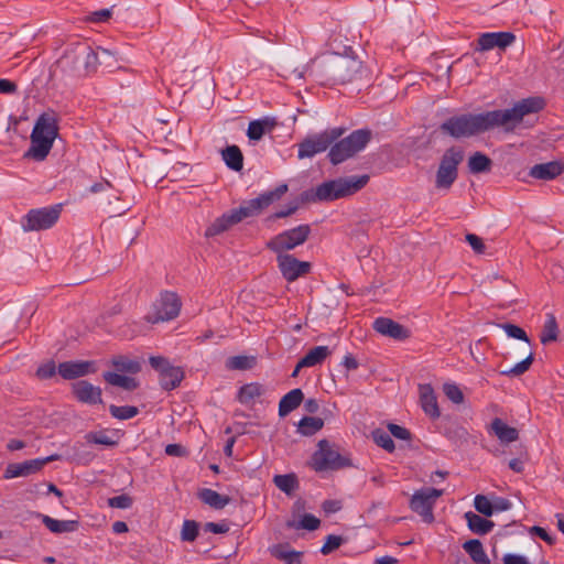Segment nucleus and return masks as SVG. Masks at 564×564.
<instances>
[{"label":"nucleus","instance_id":"obj_1","mask_svg":"<svg viewBox=\"0 0 564 564\" xmlns=\"http://www.w3.org/2000/svg\"><path fill=\"white\" fill-rule=\"evenodd\" d=\"M544 106L543 98L529 97L508 109L452 116L440 126V130L454 139L470 138L496 128L512 132L525 116L541 111Z\"/></svg>","mask_w":564,"mask_h":564},{"label":"nucleus","instance_id":"obj_2","mask_svg":"<svg viewBox=\"0 0 564 564\" xmlns=\"http://www.w3.org/2000/svg\"><path fill=\"white\" fill-rule=\"evenodd\" d=\"M58 135V119L53 111L43 112L35 121L31 133V147L24 158L43 161L48 155Z\"/></svg>","mask_w":564,"mask_h":564},{"label":"nucleus","instance_id":"obj_3","mask_svg":"<svg viewBox=\"0 0 564 564\" xmlns=\"http://www.w3.org/2000/svg\"><path fill=\"white\" fill-rule=\"evenodd\" d=\"M368 181V175H354L326 181L315 188L313 199L318 202H333L350 196L365 187Z\"/></svg>","mask_w":564,"mask_h":564},{"label":"nucleus","instance_id":"obj_4","mask_svg":"<svg viewBox=\"0 0 564 564\" xmlns=\"http://www.w3.org/2000/svg\"><path fill=\"white\" fill-rule=\"evenodd\" d=\"M99 54L89 45L77 43L59 59L62 67H70L79 75H87L96 72Z\"/></svg>","mask_w":564,"mask_h":564},{"label":"nucleus","instance_id":"obj_5","mask_svg":"<svg viewBox=\"0 0 564 564\" xmlns=\"http://www.w3.org/2000/svg\"><path fill=\"white\" fill-rule=\"evenodd\" d=\"M371 139V131L359 129L348 137L335 142L328 152V158L334 165L343 163L360 152Z\"/></svg>","mask_w":564,"mask_h":564},{"label":"nucleus","instance_id":"obj_6","mask_svg":"<svg viewBox=\"0 0 564 564\" xmlns=\"http://www.w3.org/2000/svg\"><path fill=\"white\" fill-rule=\"evenodd\" d=\"M464 160V152L459 148L452 147L443 154L435 178V187L449 189L458 176V165Z\"/></svg>","mask_w":564,"mask_h":564},{"label":"nucleus","instance_id":"obj_7","mask_svg":"<svg viewBox=\"0 0 564 564\" xmlns=\"http://www.w3.org/2000/svg\"><path fill=\"white\" fill-rule=\"evenodd\" d=\"M310 234L311 227L308 225H300L274 236L267 241L265 247L276 256L288 254L286 251L303 245L308 239Z\"/></svg>","mask_w":564,"mask_h":564},{"label":"nucleus","instance_id":"obj_8","mask_svg":"<svg viewBox=\"0 0 564 564\" xmlns=\"http://www.w3.org/2000/svg\"><path fill=\"white\" fill-rule=\"evenodd\" d=\"M318 449L312 456V465L316 471L337 470L351 466L349 458L341 456L327 440H321Z\"/></svg>","mask_w":564,"mask_h":564},{"label":"nucleus","instance_id":"obj_9","mask_svg":"<svg viewBox=\"0 0 564 564\" xmlns=\"http://www.w3.org/2000/svg\"><path fill=\"white\" fill-rule=\"evenodd\" d=\"M343 128H333L321 133L308 135L299 143V159L313 158L315 154L326 151L344 133Z\"/></svg>","mask_w":564,"mask_h":564},{"label":"nucleus","instance_id":"obj_10","mask_svg":"<svg viewBox=\"0 0 564 564\" xmlns=\"http://www.w3.org/2000/svg\"><path fill=\"white\" fill-rule=\"evenodd\" d=\"M62 212V205L56 204L48 207L35 208L28 212L21 219L24 231H40L53 227Z\"/></svg>","mask_w":564,"mask_h":564},{"label":"nucleus","instance_id":"obj_11","mask_svg":"<svg viewBox=\"0 0 564 564\" xmlns=\"http://www.w3.org/2000/svg\"><path fill=\"white\" fill-rule=\"evenodd\" d=\"M443 494L444 491L442 489L431 487L421 488L412 495L409 503L410 509L417 513L425 523H432L434 521V506Z\"/></svg>","mask_w":564,"mask_h":564},{"label":"nucleus","instance_id":"obj_12","mask_svg":"<svg viewBox=\"0 0 564 564\" xmlns=\"http://www.w3.org/2000/svg\"><path fill=\"white\" fill-rule=\"evenodd\" d=\"M181 310V301L176 293L164 292L154 304V311L145 316L148 323L156 324L177 317Z\"/></svg>","mask_w":564,"mask_h":564},{"label":"nucleus","instance_id":"obj_13","mask_svg":"<svg viewBox=\"0 0 564 564\" xmlns=\"http://www.w3.org/2000/svg\"><path fill=\"white\" fill-rule=\"evenodd\" d=\"M278 268L288 282H294L299 278L311 272L312 264L308 261H300L293 254H278Z\"/></svg>","mask_w":564,"mask_h":564},{"label":"nucleus","instance_id":"obj_14","mask_svg":"<svg viewBox=\"0 0 564 564\" xmlns=\"http://www.w3.org/2000/svg\"><path fill=\"white\" fill-rule=\"evenodd\" d=\"M59 456L54 454L44 458H35L22 463H11L7 466L3 478L12 479L17 477L30 476L40 471L47 463L57 460Z\"/></svg>","mask_w":564,"mask_h":564},{"label":"nucleus","instance_id":"obj_15","mask_svg":"<svg viewBox=\"0 0 564 564\" xmlns=\"http://www.w3.org/2000/svg\"><path fill=\"white\" fill-rule=\"evenodd\" d=\"M514 41L516 35L512 32H486L479 35L476 50L479 52L492 48L506 50Z\"/></svg>","mask_w":564,"mask_h":564},{"label":"nucleus","instance_id":"obj_16","mask_svg":"<svg viewBox=\"0 0 564 564\" xmlns=\"http://www.w3.org/2000/svg\"><path fill=\"white\" fill-rule=\"evenodd\" d=\"M359 67V63L355 59L338 58V61L332 66V79L338 84L350 83L355 79Z\"/></svg>","mask_w":564,"mask_h":564},{"label":"nucleus","instance_id":"obj_17","mask_svg":"<svg viewBox=\"0 0 564 564\" xmlns=\"http://www.w3.org/2000/svg\"><path fill=\"white\" fill-rule=\"evenodd\" d=\"M373 329L383 336L397 340H404L410 337V330L408 328L388 317L376 318Z\"/></svg>","mask_w":564,"mask_h":564},{"label":"nucleus","instance_id":"obj_18","mask_svg":"<svg viewBox=\"0 0 564 564\" xmlns=\"http://www.w3.org/2000/svg\"><path fill=\"white\" fill-rule=\"evenodd\" d=\"M564 173V158L557 161L535 164L529 175L536 180L550 181Z\"/></svg>","mask_w":564,"mask_h":564},{"label":"nucleus","instance_id":"obj_19","mask_svg":"<svg viewBox=\"0 0 564 564\" xmlns=\"http://www.w3.org/2000/svg\"><path fill=\"white\" fill-rule=\"evenodd\" d=\"M91 361H65L58 365V373L63 379L72 380L94 371Z\"/></svg>","mask_w":564,"mask_h":564},{"label":"nucleus","instance_id":"obj_20","mask_svg":"<svg viewBox=\"0 0 564 564\" xmlns=\"http://www.w3.org/2000/svg\"><path fill=\"white\" fill-rule=\"evenodd\" d=\"M76 398L84 403H101V390L86 380L76 382L73 387Z\"/></svg>","mask_w":564,"mask_h":564},{"label":"nucleus","instance_id":"obj_21","mask_svg":"<svg viewBox=\"0 0 564 564\" xmlns=\"http://www.w3.org/2000/svg\"><path fill=\"white\" fill-rule=\"evenodd\" d=\"M239 224L234 210L223 214L216 218L205 230L206 238H213L229 230L234 225Z\"/></svg>","mask_w":564,"mask_h":564},{"label":"nucleus","instance_id":"obj_22","mask_svg":"<svg viewBox=\"0 0 564 564\" xmlns=\"http://www.w3.org/2000/svg\"><path fill=\"white\" fill-rule=\"evenodd\" d=\"M420 401L425 414L432 419H437L441 415L436 395L430 384L420 386Z\"/></svg>","mask_w":564,"mask_h":564},{"label":"nucleus","instance_id":"obj_23","mask_svg":"<svg viewBox=\"0 0 564 564\" xmlns=\"http://www.w3.org/2000/svg\"><path fill=\"white\" fill-rule=\"evenodd\" d=\"M488 432L497 436L501 443H511L519 438L518 430L509 426L499 417L491 421Z\"/></svg>","mask_w":564,"mask_h":564},{"label":"nucleus","instance_id":"obj_24","mask_svg":"<svg viewBox=\"0 0 564 564\" xmlns=\"http://www.w3.org/2000/svg\"><path fill=\"white\" fill-rule=\"evenodd\" d=\"M304 399V393L301 389L296 388L288 392L282 397L279 403V415L281 417L286 416L296 408L300 406Z\"/></svg>","mask_w":564,"mask_h":564},{"label":"nucleus","instance_id":"obj_25","mask_svg":"<svg viewBox=\"0 0 564 564\" xmlns=\"http://www.w3.org/2000/svg\"><path fill=\"white\" fill-rule=\"evenodd\" d=\"M264 388L258 382L243 384L237 394V399L241 404L251 405L264 393Z\"/></svg>","mask_w":564,"mask_h":564},{"label":"nucleus","instance_id":"obj_26","mask_svg":"<svg viewBox=\"0 0 564 564\" xmlns=\"http://www.w3.org/2000/svg\"><path fill=\"white\" fill-rule=\"evenodd\" d=\"M465 519L467 520V525L469 530L476 534H487L495 527V523L492 521L487 520L471 511L465 513Z\"/></svg>","mask_w":564,"mask_h":564},{"label":"nucleus","instance_id":"obj_27","mask_svg":"<svg viewBox=\"0 0 564 564\" xmlns=\"http://www.w3.org/2000/svg\"><path fill=\"white\" fill-rule=\"evenodd\" d=\"M221 158L226 165L236 172L243 167V155L238 145H228L221 151Z\"/></svg>","mask_w":564,"mask_h":564},{"label":"nucleus","instance_id":"obj_28","mask_svg":"<svg viewBox=\"0 0 564 564\" xmlns=\"http://www.w3.org/2000/svg\"><path fill=\"white\" fill-rule=\"evenodd\" d=\"M270 554L285 564H302V553L288 550L285 544H275L270 549Z\"/></svg>","mask_w":564,"mask_h":564},{"label":"nucleus","instance_id":"obj_29","mask_svg":"<svg viewBox=\"0 0 564 564\" xmlns=\"http://www.w3.org/2000/svg\"><path fill=\"white\" fill-rule=\"evenodd\" d=\"M198 498L209 507L220 510L224 509L229 502L230 498L228 496H223L218 494L217 491L204 488L198 492Z\"/></svg>","mask_w":564,"mask_h":564},{"label":"nucleus","instance_id":"obj_30","mask_svg":"<svg viewBox=\"0 0 564 564\" xmlns=\"http://www.w3.org/2000/svg\"><path fill=\"white\" fill-rule=\"evenodd\" d=\"M184 372L180 367L170 366L160 375V383L164 390L175 389L182 381Z\"/></svg>","mask_w":564,"mask_h":564},{"label":"nucleus","instance_id":"obj_31","mask_svg":"<svg viewBox=\"0 0 564 564\" xmlns=\"http://www.w3.org/2000/svg\"><path fill=\"white\" fill-rule=\"evenodd\" d=\"M463 549L468 553L470 558L476 564H490V560L487 556L481 542L477 539L466 541L463 544Z\"/></svg>","mask_w":564,"mask_h":564},{"label":"nucleus","instance_id":"obj_32","mask_svg":"<svg viewBox=\"0 0 564 564\" xmlns=\"http://www.w3.org/2000/svg\"><path fill=\"white\" fill-rule=\"evenodd\" d=\"M330 354L327 346H316L300 359V367H314L321 365Z\"/></svg>","mask_w":564,"mask_h":564},{"label":"nucleus","instance_id":"obj_33","mask_svg":"<svg viewBox=\"0 0 564 564\" xmlns=\"http://www.w3.org/2000/svg\"><path fill=\"white\" fill-rule=\"evenodd\" d=\"M42 522L53 533L74 532L78 522L73 520H56L50 516H42Z\"/></svg>","mask_w":564,"mask_h":564},{"label":"nucleus","instance_id":"obj_34","mask_svg":"<svg viewBox=\"0 0 564 564\" xmlns=\"http://www.w3.org/2000/svg\"><path fill=\"white\" fill-rule=\"evenodd\" d=\"M232 210L240 223L246 218L259 215L263 210V207L258 197H256L245 202L238 208H234Z\"/></svg>","mask_w":564,"mask_h":564},{"label":"nucleus","instance_id":"obj_35","mask_svg":"<svg viewBox=\"0 0 564 564\" xmlns=\"http://www.w3.org/2000/svg\"><path fill=\"white\" fill-rule=\"evenodd\" d=\"M492 161L486 154L481 152H475L468 159V169L473 174H479L490 171Z\"/></svg>","mask_w":564,"mask_h":564},{"label":"nucleus","instance_id":"obj_36","mask_svg":"<svg viewBox=\"0 0 564 564\" xmlns=\"http://www.w3.org/2000/svg\"><path fill=\"white\" fill-rule=\"evenodd\" d=\"M104 378L109 384L120 387L128 391H132L138 388V382L134 378L119 375L117 372H105Z\"/></svg>","mask_w":564,"mask_h":564},{"label":"nucleus","instance_id":"obj_37","mask_svg":"<svg viewBox=\"0 0 564 564\" xmlns=\"http://www.w3.org/2000/svg\"><path fill=\"white\" fill-rule=\"evenodd\" d=\"M324 420L316 416H304L297 424V432L304 436H312L322 430Z\"/></svg>","mask_w":564,"mask_h":564},{"label":"nucleus","instance_id":"obj_38","mask_svg":"<svg viewBox=\"0 0 564 564\" xmlns=\"http://www.w3.org/2000/svg\"><path fill=\"white\" fill-rule=\"evenodd\" d=\"M558 336V326L556 318L554 315L549 314L546 321L543 325L540 340L543 345H547L549 343L555 341Z\"/></svg>","mask_w":564,"mask_h":564},{"label":"nucleus","instance_id":"obj_39","mask_svg":"<svg viewBox=\"0 0 564 564\" xmlns=\"http://www.w3.org/2000/svg\"><path fill=\"white\" fill-rule=\"evenodd\" d=\"M272 128L273 122L269 119L253 120L248 126L247 135L250 140L258 141L263 137L267 130Z\"/></svg>","mask_w":564,"mask_h":564},{"label":"nucleus","instance_id":"obj_40","mask_svg":"<svg viewBox=\"0 0 564 564\" xmlns=\"http://www.w3.org/2000/svg\"><path fill=\"white\" fill-rule=\"evenodd\" d=\"M273 482L286 495H291L297 488V478L294 474L276 475L273 478Z\"/></svg>","mask_w":564,"mask_h":564},{"label":"nucleus","instance_id":"obj_41","mask_svg":"<svg viewBox=\"0 0 564 564\" xmlns=\"http://www.w3.org/2000/svg\"><path fill=\"white\" fill-rule=\"evenodd\" d=\"M321 524L319 519L311 513H305L299 522L288 521L286 527L290 529H305L308 531L317 530Z\"/></svg>","mask_w":564,"mask_h":564},{"label":"nucleus","instance_id":"obj_42","mask_svg":"<svg viewBox=\"0 0 564 564\" xmlns=\"http://www.w3.org/2000/svg\"><path fill=\"white\" fill-rule=\"evenodd\" d=\"M288 192L286 184H280L272 191H268L258 196L263 209L270 206L275 200H279Z\"/></svg>","mask_w":564,"mask_h":564},{"label":"nucleus","instance_id":"obj_43","mask_svg":"<svg viewBox=\"0 0 564 564\" xmlns=\"http://www.w3.org/2000/svg\"><path fill=\"white\" fill-rule=\"evenodd\" d=\"M256 364L254 357L234 356L227 359L226 367L231 370L251 369Z\"/></svg>","mask_w":564,"mask_h":564},{"label":"nucleus","instance_id":"obj_44","mask_svg":"<svg viewBox=\"0 0 564 564\" xmlns=\"http://www.w3.org/2000/svg\"><path fill=\"white\" fill-rule=\"evenodd\" d=\"M371 435H372L373 442L378 446L382 447L383 449H386L389 453H392L394 451V448H395L394 442L388 432H386L381 429H377V430L372 431Z\"/></svg>","mask_w":564,"mask_h":564},{"label":"nucleus","instance_id":"obj_45","mask_svg":"<svg viewBox=\"0 0 564 564\" xmlns=\"http://www.w3.org/2000/svg\"><path fill=\"white\" fill-rule=\"evenodd\" d=\"M109 412L115 419L129 420V419L134 417L139 413V410L137 406H132V405L119 406V405L111 404L109 406Z\"/></svg>","mask_w":564,"mask_h":564},{"label":"nucleus","instance_id":"obj_46","mask_svg":"<svg viewBox=\"0 0 564 564\" xmlns=\"http://www.w3.org/2000/svg\"><path fill=\"white\" fill-rule=\"evenodd\" d=\"M533 352H530L527 358H524L522 361L518 362L510 369L501 370L500 375L507 376V377H518L523 375L525 371L529 370L530 366L533 362Z\"/></svg>","mask_w":564,"mask_h":564},{"label":"nucleus","instance_id":"obj_47","mask_svg":"<svg viewBox=\"0 0 564 564\" xmlns=\"http://www.w3.org/2000/svg\"><path fill=\"white\" fill-rule=\"evenodd\" d=\"M112 364L119 371L129 373H137L141 369L139 361L122 356L115 358Z\"/></svg>","mask_w":564,"mask_h":564},{"label":"nucleus","instance_id":"obj_48","mask_svg":"<svg viewBox=\"0 0 564 564\" xmlns=\"http://www.w3.org/2000/svg\"><path fill=\"white\" fill-rule=\"evenodd\" d=\"M445 435L448 440L453 441L456 444L464 443L468 438L467 430L458 424H453L448 426L445 431Z\"/></svg>","mask_w":564,"mask_h":564},{"label":"nucleus","instance_id":"obj_49","mask_svg":"<svg viewBox=\"0 0 564 564\" xmlns=\"http://www.w3.org/2000/svg\"><path fill=\"white\" fill-rule=\"evenodd\" d=\"M198 535V524L194 520H185L183 522L181 539L182 541L193 542Z\"/></svg>","mask_w":564,"mask_h":564},{"label":"nucleus","instance_id":"obj_50","mask_svg":"<svg viewBox=\"0 0 564 564\" xmlns=\"http://www.w3.org/2000/svg\"><path fill=\"white\" fill-rule=\"evenodd\" d=\"M500 327L506 332V334L511 337L519 340H523L528 344H530V339L527 335V333L519 326L510 323L501 324Z\"/></svg>","mask_w":564,"mask_h":564},{"label":"nucleus","instance_id":"obj_51","mask_svg":"<svg viewBox=\"0 0 564 564\" xmlns=\"http://www.w3.org/2000/svg\"><path fill=\"white\" fill-rule=\"evenodd\" d=\"M474 506L479 513L486 517H490L494 513V505L486 496L477 495L474 500Z\"/></svg>","mask_w":564,"mask_h":564},{"label":"nucleus","instance_id":"obj_52","mask_svg":"<svg viewBox=\"0 0 564 564\" xmlns=\"http://www.w3.org/2000/svg\"><path fill=\"white\" fill-rule=\"evenodd\" d=\"M445 395L454 403L460 404L464 401V394L455 383H445L443 387Z\"/></svg>","mask_w":564,"mask_h":564},{"label":"nucleus","instance_id":"obj_53","mask_svg":"<svg viewBox=\"0 0 564 564\" xmlns=\"http://www.w3.org/2000/svg\"><path fill=\"white\" fill-rule=\"evenodd\" d=\"M86 440L88 443L98 445L113 446L116 444V442L104 432H90L86 435Z\"/></svg>","mask_w":564,"mask_h":564},{"label":"nucleus","instance_id":"obj_54","mask_svg":"<svg viewBox=\"0 0 564 564\" xmlns=\"http://www.w3.org/2000/svg\"><path fill=\"white\" fill-rule=\"evenodd\" d=\"M344 540L339 535L329 534L326 536V541L324 545L321 549L322 554L327 555L330 554L333 551L337 550L341 544Z\"/></svg>","mask_w":564,"mask_h":564},{"label":"nucleus","instance_id":"obj_55","mask_svg":"<svg viewBox=\"0 0 564 564\" xmlns=\"http://www.w3.org/2000/svg\"><path fill=\"white\" fill-rule=\"evenodd\" d=\"M96 52L99 54L98 65H104L107 68H112L116 66L117 58L111 51L98 47Z\"/></svg>","mask_w":564,"mask_h":564},{"label":"nucleus","instance_id":"obj_56","mask_svg":"<svg viewBox=\"0 0 564 564\" xmlns=\"http://www.w3.org/2000/svg\"><path fill=\"white\" fill-rule=\"evenodd\" d=\"M132 498L128 495H119L108 499V506L117 509H128L132 506Z\"/></svg>","mask_w":564,"mask_h":564},{"label":"nucleus","instance_id":"obj_57","mask_svg":"<svg viewBox=\"0 0 564 564\" xmlns=\"http://www.w3.org/2000/svg\"><path fill=\"white\" fill-rule=\"evenodd\" d=\"M389 434L394 436L395 438L408 441L411 438V433L403 426L398 424L390 423L388 425Z\"/></svg>","mask_w":564,"mask_h":564},{"label":"nucleus","instance_id":"obj_58","mask_svg":"<svg viewBox=\"0 0 564 564\" xmlns=\"http://www.w3.org/2000/svg\"><path fill=\"white\" fill-rule=\"evenodd\" d=\"M56 372V367L53 361L46 362L40 366L36 370V376L40 379H48L52 378Z\"/></svg>","mask_w":564,"mask_h":564},{"label":"nucleus","instance_id":"obj_59","mask_svg":"<svg viewBox=\"0 0 564 564\" xmlns=\"http://www.w3.org/2000/svg\"><path fill=\"white\" fill-rule=\"evenodd\" d=\"M466 241L470 245L473 250L477 253H484L485 252V243L480 237H478L475 234H467L466 235Z\"/></svg>","mask_w":564,"mask_h":564},{"label":"nucleus","instance_id":"obj_60","mask_svg":"<svg viewBox=\"0 0 564 564\" xmlns=\"http://www.w3.org/2000/svg\"><path fill=\"white\" fill-rule=\"evenodd\" d=\"M149 362L153 369L160 372V375L171 366L167 359L161 356L150 357Z\"/></svg>","mask_w":564,"mask_h":564},{"label":"nucleus","instance_id":"obj_61","mask_svg":"<svg viewBox=\"0 0 564 564\" xmlns=\"http://www.w3.org/2000/svg\"><path fill=\"white\" fill-rule=\"evenodd\" d=\"M205 530L215 534H221L229 531V527L227 523H215V522H207L205 524Z\"/></svg>","mask_w":564,"mask_h":564},{"label":"nucleus","instance_id":"obj_62","mask_svg":"<svg viewBox=\"0 0 564 564\" xmlns=\"http://www.w3.org/2000/svg\"><path fill=\"white\" fill-rule=\"evenodd\" d=\"M165 454L169 456L182 457L186 454V449L180 444H169L165 447Z\"/></svg>","mask_w":564,"mask_h":564},{"label":"nucleus","instance_id":"obj_63","mask_svg":"<svg viewBox=\"0 0 564 564\" xmlns=\"http://www.w3.org/2000/svg\"><path fill=\"white\" fill-rule=\"evenodd\" d=\"M322 508L326 513H335L341 509V502L338 500H325Z\"/></svg>","mask_w":564,"mask_h":564},{"label":"nucleus","instance_id":"obj_64","mask_svg":"<svg viewBox=\"0 0 564 564\" xmlns=\"http://www.w3.org/2000/svg\"><path fill=\"white\" fill-rule=\"evenodd\" d=\"M110 15H111L110 10L102 9V10L93 12L90 15V21L96 22V23L105 22L110 18Z\"/></svg>","mask_w":564,"mask_h":564}]
</instances>
